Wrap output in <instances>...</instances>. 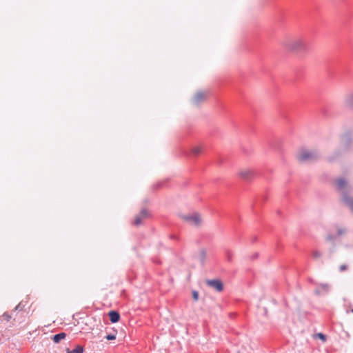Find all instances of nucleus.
<instances>
[{"label": "nucleus", "mask_w": 353, "mask_h": 353, "mask_svg": "<svg viewBox=\"0 0 353 353\" xmlns=\"http://www.w3.org/2000/svg\"><path fill=\"white\" fill-rule=\"evenodd\" d=\"M281 46L286 51L297 55L307 52L309 47L306 40L301 37H288L281 41Z\"/></svg>", "instance_id": "nucleus-1"}, {"label": "nucleus", "mask_w": 353, "mask_h": 353, "mask_svg": "<svg viewBox=\"0 0 353 353\" xmlns=\"http://www.w3.org/2000/svg\"><path fill=\"white\" fill-rule=\"evenodd\" d=\"M335 187L342 195V201L353 211V198L347 192V182L343 179H338L335 181Z\"/></svg>", "instance_id": "nucleus-2"}, {"label": "nucleus", "mask_w": 353, "mask_h": 353, "mask_svg": "<svg viewBox=\"0 0 353 353\" xmlns=\"http://www.w3.org/2000/svg\"><path fill=\"white\" fill-rule=\"evenodd\" d=\"M296 157L300 162H306L316 159L318 154L315 150L301 149L297 153Z\"/></svg>", "instance_id": "nucleus-3"}, {"label": "nucleus", "mask_w": 353, "mask_h": 353, "mask_svg": "<svg viewBox=\"0 0 353 353\" xmlns=\"http://www.w3.org/2000/svg\"><path fill=\"white\" fill-rule=\"evenodd\" d=\"M181 217L184 221L193 226H199L202 221L200 214L196 212L183 214Z\"/></svg>", "instance_id": "nucleus-4"}, {"label": "nucleus", "mask_w": 353, "mask_h": 353, "mask_svg": "<svg viewBox=\"0 0 353 353\" xmlns=\"http://www.w3.org/2000/svg\"><path fill=\"white\" fill-rule=\"evenodd\" d=\"M208 97L207 91H198L192 98V103L194 105H198L205 101Z\"/></svg>", "instance_id": "nucleus-5"}, {"label": "nucleus", "mask_w": 353, "mask_h": 353, "mask_svg": "<svg viewBox=\"0 0 353 353\" xmlns=\"http://www.w3.org/2000/svg\"><path fill=\"white\" fill-rule=\"evenodd\" d=\"M150 216L149 212L146 209H143L139 214H137L134 221L135 225H139L141 224L143 219L148 218Z\"/></svg>", "instance_id": "nucleus-6"}, {"label": "nucleus", "mask_w": 353, "mask_h": 353, "mask_svg": "<svg viewBox=\"0 0 353 353\" xmlns=\"http://www.w3.org/2000/svg\"><path fill=\"white\" fill-rule=\"evenodd\" d=\"M254 171L251 169L245 168L239 172V176L244 180L251 179L254 176Z\"/></svg>", "instance_id": "nucleus-7"}, {"label": "nucleus", "mask_w": 353, "mask_h": 353, "mask_svg": "<svg viewBox=\"0 0 353 353\" xmlns=\"http://www.w3.org/2000/svg\"><path fill=\"white\" fill-rule=\"evenodd\" d=\"M207 283L217 292H221L223 290V283L219 280H209L207 281Z\"/></svg>", "instance_id": "nucleus-8"}, {"label": "nucleus", "mask_w": 353, "mask_h": 353, "mask_svg": "<svg viewBox=\"0 0 353 353\" xmlns=\"http://www.w3.org/2000/svg\"><path fill=\"white\" fill-rule=\"evenodd\" d=\"M108 316L110 317V321L113 323L118 322L120 319L119 314L114 310L110 311Z\"/></svg>", "instance_id": "nucleus-9"}, {"label": "nucleus", "mask_w": 353, "mask_h": 353, "mask_svg": "<svg viewBox=\"0 0 353 353\" xmlns=\"http://www.w3.org/2000/svg\"><path fill=\"white\" fill-rule=\"evenodd\" d=\"M203 147L201 145H194L191 148V152L193 155L197 156L201 153Z\"/></svg>", "instance_id": "nucleus-10"}, {"label": "nucleus", "mask_w": 353, "mask_h": 353, "mask_svg": "<svg viewBox=\"0 0 353 353\" xmlns=\"http://www.w3.org/2000/svg\"><path fill=\"white\" fill-rule=\"evenodd\" d=\"M66 336V334L64 332H61L53 336V341L54 343H58L62 339H64Z\"/></svg>", "instance_id": "nucleus-11"}, {"label": "nucleus", "mask_w": 353, "mask_h": 353, "mask_svg": "<svg viewBox=\"0 0 353 353\" xmlns=\"http://www.w3.org/2000/svg\"><path fill=\"white\" fill-rule=\"evenodd\" d=\"M83 351V347L79 345L75 349H74L72 351H69V350H67V353H82Z\"/></svg>", "instance_id": "nucleus-12"}, {"label": "nucleus", "mask_w": 353, "mask_h": 353, "mask_svg": "<svg viewBox=\"0 0 353 353\" xmlns=\"http://www.w3.org/2000/svg\"><path fill=\"white\" fill-rule=\"evenodd\" d=\"M345 232H346V229L345 228L340 227V226L336 227L337 236L343 235L344 234H345Z\"/></svg>", "instance_id": "nucleus-13"}, {"label": "nucleus", "mask_w": 353, "mask_h": 353, "mask_svg": "<svg viewBox=\"0 0 353 353\" xmlns=\"http://www.w3.org/2000/svg\"><path fill=\"white\" fill-rule=\"evenodd\" d=\"M348 270V265L347 264H341L339 266V271L340 272H345Z\"/></svg>", "instance_id": "nucleus-14"}, {"label": "nucleus", "mask_w": 353, "mask_h": 353, "mask_svg": "<svg viewBox=\"0 0 353 353\" xmlns=\"http://www.w3.org/2000/svg\"><path fill=\"white\" fill-rule=\"evenodd\" d=\"M316 336L318 337L319 339H321L323 342L325 341V340H326L325 336L322 333L316 334Z\"/></svg>", "instance_id": "nucleus-15"}, {"label": "nucleus", "mask_w": 353, "mask_h": 353, "mask_svg": "<svg viewBox=\"0 0 353 353\" xmlns=\"http://www.w3.org/2000/svg\"><path fill=\"white\" fill-rule=\"evenodd\" d=\"M312 256L315 258V259H317V258H319L321 256V253L319 251H314L312 252Z\"/></svg>", "instance_id": "nucleus-16"}, {"label": "nucleus", "mask_w": 353, "mask_h": 353, "mask_svg": "<svg viewBox=\"0 0 353 353\" xmlns=\"http://www.w3.org/2000/svg\"><path fill=\"white\" fill-rule=\"evenodd\" d=\"M2 317L6 321H9L10 319H11V316L8 314H6V313L3 314Z\"/></svg>", "instance_id": "nucleus-17"}, {"label": "nucleus", "mask_w": 353, "mask_h": 353, "mask_svg": "<svg viewBox=\"0 0 353 353\" xmlns=\"http://www.w3.org/2000/svg\"><path fill=\"white\" fill-rule=\"evenodd\" d=\"M105 338L107 340H114L116 339V336L114 334H108Z\"/></svg>", "instance_id": "nucleus-18"}, {"label": "nucleus", "mask_w": 353, "mask_h": 353, "mask_svg": "<svg viewBox=\"0 0 353 353\" xmlns=\"http://www.w3.org/2000/svg\"><path fill=\"white\" fill-rule=\"evenodd\" d=\"M334 239H335V236L332 234H328L326 236V240L328 241H332L334 240Z\"/></svg>", "instance_id": "nucleus-19"}, {"label": "nucleus", "mask_w": 353, "mask_h": 353, "mask_svg": "<svg viewBox=\"0 0 353 353\" xmlns=\"http://www.w3.org/2000/svg\"><path fill=\"white\" fill-rule=\"evenodd\" d=\"M193 298L195 301H197L199 299V294L197 292H193Z\"/></svg>", "instance_id": "nucleus-20"}, {"label": "nucleus", "mask_w": 353, "mask_h": 353, "mask_svg": "<svg viewBox=\"0 0 353 353\" xmlns=\"http://www.w3.org/2000/svg\"><path fill=\"white\" fill-rule=\"evenodd\" d=\"M322 288L325 290H327L329 288V285L327 284L322 285Z\"/></svg>", "instance_id": "nucleus-21"}, {"label": "nucleus", "mask_w": 353, "mask_h": 353, "mask_svg": "<svg viewBox=\"0 0 353 353\" xmlns=\"http://www.w3.org/2000/svg\"><path fill=\"white\" fill-rule=\"evenodd\" d=\"M351 311H352V312L353 313V308L352 309V310H351Z\"/></svg>", "instance_id": "nucleus-22"}]
</instances>
